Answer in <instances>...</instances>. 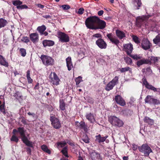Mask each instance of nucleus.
I'll use <instances>...</instances> for the list:
<instances>
[{
  "mask_svg": "<svg viewBox=\"0 0 160 160\" xmlns=\"http://www.w3.org/2000/svg\"><path fill=\"white\" fill-rule=\"evenodd\" d=\"M8 23L6 20L3 18H0V28L5 26Z\"/></svg>",
  "mask_w": 160,
  "mask_h": 160,
  "instance_id": "obj_28",
  "label": "nucleus"
},
{
  "mask_svg": "<svg viewBox=\"0 0 160 160\" xmlns=\"http://www.w3.org/2000/svg\"><path fill=\"white\" fill-rule=\"evenodd\" d=\"M138 148L139 151L143 153L146 156H148L150 153L152 152L150 147L146 143L144 144L142 146L139 147Z\"/></svg>",
  "mask_w": 160,
  "mask_h": 160,
  "instance_id": "obj_3",
  "label": "nucleus"
},
{
  "mask_svg": "<svg viewBox=\"0 0 160 160\" xmlns=\"http://www.w3.org/2000/svg\"><path fill=\"white\" fill-rule=\"evenodd\" d=\"M41 148L42 149L44 152H45L48 153L50 154L51 152L49 150L47 146L45 145H42L41 146Z\"/></svg>",
  "mask_w": 160,
  "mask_h": 160,
  "instance_id": "obj_37",
  "label": "nucleus"
},
{
  "mask_svg": "<svg viewBox=\"0 0 160 160\" xmlns=\"http://www.w3.org/2000/svg\"><path fill=\"white\" fill-rule=\"evenodd\" d=\"M50 120L51 124L53 128L56 129H59L61 127V123L59 119L54 116L50 117Z\"/></svg>",
  "mask_w": 160,
  "mask_h": 160,
  "instance_id": "obj_7",
  "label": "nucleus"
},
{
  "mask_svg": "<svg viewBox=\"0 0 160 160\" xmlns=\"http://www.w3.org/2000/svg\"><path fill=\"white\" fill-rule=\"evenodd\" d=\"M87 119L89 121L91 122H93L95 121V119L94 115L91 113H89L86 115Z\"/></svg>",
  "mask_w": 160,
  "mask_h": 160,
  "instance_id": "obj_26",
  "label": "nucleus"
},
{
  "mask_svg": "<svg viewBox=\"0 0 160 160\" xmlns=\"http://www.w3.org/2000/svg\"><path fill=\"white\" fill-rule=\"evenodd\" d=\"M37 6L39 8H42L44 7V6L40 4H38Z\"/></svg>",
  "mask_w": 160,
  "mask_h": 160,
  "instance_id": "obj_59",
  "label": "nucleus"
},
{
  "mask_svg": "<svg viewBox=\"0 0 160 160\" xmlns=\"http://www.w3.org/2000/svg\"><path fill=\"white\" fill-rule=\"evenodd\" d=\"M142 81L143 82V84L145 86V87L149 89H150L153 91L154 92H159L158 90H160V89L157 88L152 85H151L147 81L146 79L145 78H143L142 79Z\"/></svg>",
  "mask_w": 160,
  "mask_h": 160,
  "instance_id": "obj_10",
  "label": "nucleus"
},
{
  "mask_svg": "<svg viewBox=\"0 0 160 160\" xmlns=\"http://www.w3.org/2000/svg\"><path fill=\"white\" fill-rule=\"evenodd\" d=\"M63 10H66L69 9L70 7L68 5H64L61 6Z\"/></svg>",
  "mask_w": 160,
  "mask_h": 160,
  "instance_id": "obj_52",
  "label": "nucleus"
},
{
  "mask_svg": "<svg viewBox=\"0 0 160 160\" xmlns=\"http://www.w3.org/2000/svg\"><path fill=\"white\" fill-rule=\"evenodd\" d=\"M96 43L101 49H105L106 48L107 44L102 39L99 38L98 40L96 41Z\"/></svg>",
  "mask_w": 160,
  "mask_h": 160,
  "instance_id": "obj_14",
  "label": "nucleus"
},
{
  "mask_svg": "<svg viewBox=\"0 0 160 160\" xmlns=\"http://www.w3.org/2000/svg\"><path fill=\"white\" fill-rule=\"evenodd\" d=\"M0 63L6 67L8 66V63L5 60V59L1 55H0Z\"/></svg>",
  "mask_w": 160,
  "mask_h": 160,
  "instance_id": "obj_25",
  "label": "nucleus"
},
{
  "mask_svg": "<svg viewBox=\"0 0 160 160\" xmlns=\"http://www.w3.org/2000/svg\"><path fill=\"white\" fill-rule=\"evenodd\" d=\"M80 124V122H75L76 125L78 128L79 127Z\"/></svg>",
  "mask_w": 160,
  "mask_h": 160,
  "instance_id": "obj_64",
  "label": "nucleus"
},
{
  "mask_svg": "<svg viewBox=\"0 0 160 160\" xmlns=\"http://www.w3.org/2000/svg\"><path fill=\"white\" fill-rule=\"evenodd\" d=\"M11 141H14L16 142H18V137L15 135H13L11 139Z\"/></svg>",
  "mask_w": 160,
  "mask_h": 160,
  "instance_id": "obj_50",
  "label": "nucleus"
},
{
  "mask_svg": "<svg viewBox=\"0 0 160 160\" xmlns=\"http://www.w3.org/2000/svg\"><path fill=\"white\" fill-rule=\"evenodd\" d=\"M30 71L28 70L27 72V77L28 83H31L32 82V79L30 77Z\"/></svg>",
  "mask_w": 160,
  "mask_h": 160,
  "instance_id": "obj_32",
  "label": "nucleus"
},
{
  "mask_svg": "<svg viewBox=\"0 0 160 160\" xmlns=\"http://www.w3.org/2000/svg\"><path fill=\"white\" fill-rule=\"evenodd\" d=\"M141 46L142 48L144 50L149 49L151 46L149 41L146 38H144L142 41Z\"/></svg>",
  "mask_w": 160,
  "mask_h": 160,
  "instance_id": "obj_12",
  "label": "nucleus"
},
{
  "mask_svg": "<svg viewBox=\"0 0 160 160\" xmlns=\"http://www.w3.org/2000/svg\"><path fill=\"white\" fill-rule=\"evenodd\" d=\"M118 82V77L116 76L110 82L106 85L105 89L107 91H109L113 88L115 85Z\"/></svg>",
  "mask_w": 160,
  "mask_h": 160,
  "instance_id": "obj_6",
  "label": "nucleus"
},
{
  "mask_svg": "<svg viewBox=\"0 0 160 160\" xmlns=\"http://www.w3.org/2000/svg\"><path fill=\"white\" fill-rule=\"evenodd\" d=\"M118 120V118L114 116H111L109 117V121L110 123L112 125H115V123Z\"/></svg>",
  "mask_w": 160,
  "mask_h": 160,
  "instance_id": "obj_24",
  "label": "nucleus"
},
{
  "mask_svg": "<svg viewBox=\"0 0 160 160\" xmlns=\"http://www.w3.org/2000/svg\"><path fill=\"white\" fill-rule=\"evenodd\" d=\"M115 123V125L119 127L122 126L123 124L122 121L121 120L118 118V120H117V121Z\"/></svg>",
  "mask_w": 160,
  "mask_h": 160,
  "instance_id": "obj_38",
  "label": "nucleus"
},
{
  "mask_svg": "<svg viewBox=\"0 0 160 160\" xmlns=\"http://www.w3.org/2000/svg\"><path fill=\"white\" fill-rule=\"evenodd\" d=\"M59 108L62 110H64L65 109V104L63 100H60Z\"/></svg>",
  "mask_w": 160,
  "mask_h": 160,
  "instance_id": "obj_31",
  "label": "nucleus"
},
{
  "mask_svg": "<svg viewBox=\"0 0 160 160\" xmlns=\"http://www.w3.org/2000/svg\"><path fill=\"white\" fill-rule=\"evenodd\" d=\"M67 66L69 71L71 70L72 68V63L71 61V58L68 57L66 59Z\"/></svg>",
  "mask_w": 160,
  "mask_h": 160,
  "instance_id": "obj_19",
  "label": "nucleus"
},
{
  "mask_svg": "<svg viewBox=\"0 0 160 160\" xmlns=\"http://www.w3.org/2000/svg\"><path fill=\"white\" fill-rule=\"evenodd\" d=\"M75 80L76 82V84H78L82 81V77L81 76H79L78 78H75Z\"/></svg>",
  "mask_w": 160,
  "mask_h": 160,
  "instance_id": "obj_46",
  "label": "nucleus"
},
{
  "mask_svg": "<svg viewBox=\"0 0 160 160\" xmlns=\"http://www.w3.org/2000/svg\"><path fill=\"white\" fill-rule=\"evenodd\" d=\"M98 17L96 16L91 17L88 18L85 21V24L87 28L92 29H96L95 25L97 24L99 20Z\"/></svg>",
  "mask_w": 160,
  "mask_h": 160,
  "instance_id": "obj_1",
  "label": "nucleus"
},
{
  "mask_svg": "<svg viewBox=\"0 0 160 160\" xmlns=\"http://www.w3.org/2000/svg\"><path fill=\"white\" fill-rule=\"evenodd\" d=\"M148 60H149V62H153L154 63L157 62L158 60L157 57H155L153 56H151L149 57Z\"/></svg>",
  "mask_w": 160,
  "mask_h": 160,
  "instance_id": "obj_33",
  "label": "nucleus"
},
{
  "mask_svg": "<svg viewBox=\"0 0 160 160\" xmlns=\"http://www.w3.org/2000/svg\"><path fill=\"white\" fill-rule=\"evenodd\" d=\"M132 2L135 6L137 5L139 7L141 6L142 4L140 0H133Z\"/></svg>",
  "mask_w": 160,
  "mask_h": 160,
  "instance_id": "obj_40",
  "label": "nucleus"
},
{
  "mask_svg": "<svg viewBox=\"0 0 160 160\" xmlns=\"http://www.w3.org/2000/svg\"><path fill=\"white\" fill-rule=\"evenodd\" d=\"M129 55L130 57L135 60H138L141 58V57L139 55L137 54L131 55L130 54Z\"/></svg>",
  "mask_w": 160,
  "mask_h": 160,
  "instance_id": "obj_44",
  "label": "nucleus"
},
{
  "mask_svg": "<svg viewBox=\"0 0 160 160\" xmlns=\"http://www.w3.org/2000/svg\"><path fill=\"white\" fill-rule=\"evenodd\" d=\"M85 138H83L82 140L86 143H88L89 142V139L87 136H85Z\"/></svg>",
  "mask_w": 160,
  "mask_h": 160,
  "instance_id": "obj_56",
  "label": "nucleus"
},
{
  "mask_svg": "<svg viewBox=\"0 0 160 160\" xmlns=\"http://www.w3.org/2000/svg\"><path fill=\"white\" fill-rule=\"evenodd\" d=\"M115 123V125L119 127L122 126L123 124L122 121L121 120L118 118V120H117V121Z\"/></svg>",
  "mask_w": 160,
  "mask_h": 160,
  "instance_id": "obj_39",
  "label": "nucleus"
},
{
  "mask_svg": "<svg viewBox=\"0 0 160 160\" xmlns=\"http://www.w3.org/2000/svg\"><path fill=\"white\" fill-rule=\"evenodd\" d=\"M49 78L50 82L52 84L56 86L60 84V80L55 73H51Z\"/></svg>",
  "mask_w": 160,
  "mask_h": 160,
  "instance_id": "obj_4",
  "label": "nucleus"
},
{
  "mask_svg": "<svg viewBox=\"0 0 160 160\" xmlns=\"http://www.w3.org/2000/svg\"><path fill=\"white\" fill-rule=\"evenodd\" d=\"M160 102L159 100L156 99H153L152 103H153L154 104L158 105L160 104Z\"/></svg>",
  "mask_w": 160,
  "mask_h": 160,
  "instance_id": "obj_55",
  "label": "nucleus"
},
{
  "mask_svg": "<svg viewBox=\"0 0 160 160\" xmlns=\"http://www.w3.org/2000/svg\"><path fill=\"white\" fill-rule=\"evenodd\" d=\"M46 29V28L44 25H42L41 26L38 27L37 30L40 33H42Z\"/></svg>",
  "mask_w": 160,
  "mask_h": 160,
  "instance_id": "obj_34",
  "label": "nucleus"
},
{
  "mask_svg": "<svg viewBox=\"0 0 160 160\" xmlns=\"http://www.w3.org/2000/svg\"><path fill=\"white\" fill-rule=\"evenodd\" d=\"M84 10L83 8H80L78 10V13L80 14H82L83 13Z\"/></svg>",
  "mask_w": 160,
  "mask_h": 160,
  "instance_id": "obj_57",
  "label": "nucleus"
},
{
  "mask_svg": "<svg viewBox=\"0 0 160 160\" xmlns=\"http://www.w3.org/2000/svg\"><path fill=\"white\" fill-rule=\"evenodd\" d=\"M149 60H147L145 59H141L138 61L137 62V64L138 66L139 67L144 64H147L149 62Z\"/></svg>",
  "mask_w": 160,
  "mask_h": 160,
  "instance_id": "obj_23",
  "label": "nucleus"
},
{
  "mask_svg": "<svg viewBox=\"0 0 160 160\" xmlns=\"http://www.w3.org/2000/svg\"><path fill=\"white\" fill-rule=\"evenodd\" d=\"M107 137V136L104 137H101V135H99L96 136V141L98 142H103L105 140Z\"/></svg>",
  "mask_w": 160,
  "mask_h": 160,
  "instance_id": "obj_22",
  "label": "nucleus"
},
{
  "mask_svg": "<svg viewBox=\"0 0 160 160\" xmlns=\"http://www.w3.org/2000/svg\"><path fill=\"white\" fill-rule=\"evenodd\" d=\"M28 114L29 115V116H32V117L34 118L35 117V114L34 113H32L30 112H28Z\"/></svg>",
  "mask_w": 160,
  "mask_h": 160,
  "instance_id": "obj_58",
  "label": "nucleus"
},
{
  "mask_svg": "<svg viewBox=\"0 0 160 160\" xmlns=\"http://www.w3.org/2000/svg\"><path fill=\"white\" fill-rule=\"evenodd\" d=\"M30 38L33 42L36 43L38 40V35L36 33H31L30 35Z\"/></svg>",
  "mask_w": 160,
  "mask_h": 160,
  "instance_id": "obj_18",
  "label": "nucleus"
},
{
  "mask_svg": "<svg viewBox=\"0 0 160 160\" xmlns=\"http://www.w3.org/2000/svg\"><path fill=\"white\" fill-rule=\"evenodd\" d=\"M90 156L92 160H102L99 154L95 151L90 153Z\"/></svg>",
  "mask_w": 160,
  "mask_h": 160,
  "instance_id": "obj_16",
  "label": "nucleus"
},
{
  "mask_svg": "<svg viewBox=\"0 0 160 160\" xmlns=\"http://www.w3.org/2000/svg\"><path fill=\"white\" fill-rule=\"evenodd\" d=\"M103 13V10H100L98 12V14L99 16L102 15Z\"/></svg>",
  "mask_w": 160,
  "mask_h": 160,
  "instance_id": "obj_60",
  "label": "nucleus"
},
{
  "mask_svg": "<svg viewBox=\"0 0 160 160\" xmlns=\"http://www.w3.org/2000/svg\"><path fill=\"white\" fill-rule=\"evenodd\" d=\"M150 17V15L139 16L136 18V25L138 27H141L143 22L148 19Z\"/></svg>",
  "mask_w": 160,
  "mask_h": 160,
  "instance_id": "obj_8",
  "label": "nucleus"
},
{
  "mask_svg": "<svg viewBox=\"0 0 160 160\" xmlns=\"http://www.w3.org/2000/svg\"><path fill=\"white\" fill-rule=\"evenodd\" d=\"M28 8L27 6L25 5H21L19 6H18L17 7V8L18 9H26Z\"/></svg>",
  "mask_w": 160,
  "mask_h": 160,
  "instance_id": "obj_48",
  "label": "nucleus"
},
{
  "mask_svg": "<svg viewBox=\"0 0 160 160\" xmlns=\"http://www.w3.org/2000/svg\"><path fill=\"white\" fill-rule=\"evenodd\" d=\"M21 40L24 42H28L29 40L28 37H23L21 39Z\"/></svg>",
  "mask_w": 160,
  "mask_h": 160,
  "instance_id": "obj_53",
  "label": "nucleus"
},
{
  "mask_svg": "<svg viewBox=\"0 0 160 160\" xmlns=\"http://www.w3.org/2000/svg\"><path fill=\"white\" fill-rule=\"evenodd\" d=\"M13 96L17 99H19V98H21L22 97L21 93L18 92L15 93Z\"/></svg>",
  "mask_w": 160,
  "mask_h": 160,
  "instance_id": "obj_42",
  "label": "nucleus"
},
{
  "mask_svg": "<svg viewBox=\"0 0 160 160\" xmlns=\"http://www.w3.org/2000/svg\"><path fill=\"white\" fill-rule=\"evenodd\" d=\"M62 154L66 157H68L67 147H65L61 151Z\"/></svg>",
  "mask_w": 160,
  "mask_h": 160,
  "instance_id": "obj_43",
  "label": "nucleus"
},
{
  "mask_svg": "<svg viewBox=\"0 0 160 160\" xmlns=\"http://www.w3.org/2000/svg\"><path fill=\"white\" fill-rule=\"evenodd\" d=\"M116 33L117 36L120 39H122L125 37V33L119 30H117Z\"/></svg>",
  "mask_w": 160,
  "mask_h": 160,
  "instance_id": "obj_21",
  "label": "nucleus"
},
{
  "mask_svg": "<svg viewBox=\"0 0 160 160\" xmlns=\"http://www.w3.org/2000/svg\"><path fill=\"white\" fill-rule=\"evenodd\" d=\"M121 72L123 73L129 71L130 72H131V69L129 67H126L120 69Z\"/></svg>",
  "mask_w": 160,
  "mask_h": 160,
  "instance_id": "obj_35",
  "label": "nucleus"
},
{
  "mask_svg": "<svg viewBox=\"0 0 160 160\" xmlns=\"http://www.w3.org/2000/svg\"><path fill=\"white\" fill-rule=\"evenodd\" d=\"M79 128L84 129V131H86L87 129V127L85 125V123L83 122H81Z\"/></svg>",
  "mask_w": 160,
  "mask_h": 160,
  "instance_id": "obj_45",
  "label": "nucleus"
},
{
  "mask_svg": "<svg viewBox=\"0 0 160 160\" xmlns=\"http://www.w3.org/2000/svg\"><path fill=\"white\" fill-rule=\"evenodd\" d=\"M20 51L21 55L23 57H24L26 55V51L25 49L23 48L20 49Z\"/></svg>",
  "mask_w": 160,
  "mask_h": 160,
  "instance_id": "obj_49",
  "label": "nucleus"
},
{
  "mask_svg": "<svg viewBox=\"0 0 160 160\" xmlns=\"http://www.w3.org/2000/svg\"><path fill=\"white\" fill-rule=\"evenodd\" d=\"M124 59L128 64H131L132 63V59L128 57H125Z\"/></svg>",
  "mask_w": 160,
  "mask_h": 160,
  "instance_id": "obj_47",
  "label": "nucleus"
},
{
  "mask_svg": "<svg viewBox=\"0 0 160 160\" xmlns=\"http://www.w3.org/2000/svg\"><path fill=\"white\" fill-rule=\"evenodd\" d=\"M54 43L53 41L49 40H44L42 42V44L45 47L52 46Z\"/></svg>",
  "mask_w": 160,
  "mask_h": 160,
  "instance_id": "obj_20",
  "label": "nucleus"
},
{
  "mask_svg": "<svg viewBox=\"0 0 160 160\" xmlns=\"http://www.w3.org/2000/svg\"><path fill=\"white\" fill-rule=\"evenodd\" d=\"M132 39L136 43H138L140 42L138 40V37L136 36H133L132 37Z\"/></svg>",
  "mask_w": 160,
  "mask_h": 160,
  "instance_id": "obj_51",
  "label": "nucleus"
},
{
  "mask_svg": "<svg viewBox=\"0 0 160 160\" xmlns=\"http://www.w3.org/2000/svg\"><path fill=\"white\" fill-rule=\"evenodd\" d=\"M101 35L99 33L95 34L92 36V39H94L95 38H101Z\"/></svg>",
  "mask_w": 160,
  "mask_h": 160,
  "instance_id": "obj_54",
  "label": "nucleus"
},
{
  "mask_svg": "<svg viewBox=\"0 0 160 160\" xmlns=\"http://www.w3.org/2000/svg\"><path fill=\"white\" fill-rule=\"evenodd\" d=\"M67 143V141H66L64 142H58L57 145L58 147L62 148L65 146Z\"/></svg>",
  "mask_w": 160,
  "mask_h": 160,
  "instance_id": "obj_41",
  "label": "nucleus"
},
{
  "mask_svg": "<svg viewBox=\"0 0 160 160\" xmlns=\"http://www.w3.org/2000/svg\"><path fill=\"white\" fill-rule=\"evenodd\" d=\"M107 36L112 43L116 45H117L119 43V40L112 33L107 34Z\"/></svg>",
  "mask_w": 160,
  "mask_h": 160,
  "instance_id": "obj_13",
  "label": "nucleus"
},
{
  "mask_svg": "<svg viewBox=\"0 0 160 160\" xmlns=\"http://www.w3.org/2000/svg\"><path fill=\"white\" fill-rule=\"evenodd\" d=\"M43 17L46 19L50 18H51V16L49 15H45Z\"/></svg>",
  "mask_w": 160,
  "mask_h": 160,
  "instance_id": "obj_62",
  "label": "nucleus"
},
{
  "mask_svg": "<svg viewBox=\"0 0 160 160\" xmlns=\"http://www.w3.org/2000/svg\"><path fill=\"white\" fill-rule=\"evenodd\" d=\"M18 132L20 133L21 137L22 139L23 142L25 143L27 146L32 147V142L29 141L27 138L26 137L23 128H18Z\"/></svg>",
  "mask_w": 160,
  "mask_h": 160,
  "instance_id": "obj_2",
  "label": "nucleus"
},
{
  "mask_svg": "<svg viewBox=\"0 0 160 160\" xmlns=\"http://www.w3.org/2000/svg\"><path fill=\"white\" fill-rule=\"evenodd\" d=\"M22 2L20 1L19 0H17L12 1V4L14 6L18 7L20 5L22 4Z\"/></svg>",
  "mask_w": 160,
  "mask_h": 160,
  "instance_id": "obj_36",
  "label": "nucleus"
},
{
  "mask_svg": "<svg viewBox=\"0 0 160 160\" xmlns=\"http://www.w3.org/2000/svg\"><path fill=\"white\" fill-rule=\"evenodd\" d=\"M0 110L2 112L4 111V106L3 105L0 106Z\"/></svg>",
  "mask_w": 160,
  "mask_h": 160,
  "instance_id": "obj_61",
  "label": "nucleus"
},
{
  "mask_svg": "<svg viewBox=\"0 0 160 160\" xmlns=\"http://www.w3.org/2000/svg\"><path fill=\"white\" fill-rule=\"evenodd\" d=\"M123 50L129 55L132 53L133 50V46L131 43L125 44L123 45Z\"/></svg>",
  "mask_w": 160,
  "mask_h": 160,
  "instance_id": "obj_11",
  "label": "nucleus"
},
{
  "mask_svg": "<svg viewBox=\"0 0 160 160\" xmlns=\"http://www.w3.org/2000/svg\"><path fill=\"white\" fill-rule=\"evenodd\" d=\"M144 122L150 125H152L154 123L153 120L150 119L148 117H145L144 118Z\"/></svg>",
  "mask_w": 160,
  "mask_h": 160,
  "instance_id": "obj_27",
  "label": "nucleus"
},
{
  "mask_svg": "<svg viewBox=\"0 0 160 160\" xmlns=\"http://www.w3.org/2000/svg\"><path fill=\"white\" fill-rule=\"evenodd\" d=\"M154 43L157 44H160V34L158 35L155 38L153 39Z\"/></svg>",
  "mask_w": 160,
  "mask_h": 160,
  "instance_id": "obj_30",
  "label": "nucleus"
},
{
  "mask_svg": "<svg viewBox=\"0 0 160 160\" xmlns=\"http://www.w3.org/2000/svg\"><path fill=\"white\" fill-rule=\"evenodd\" d=\"M97 25V27H96V29H102L106 27V23L104 21L99 19V20L98 21Z\"/></svg>",
  "mask_w": 160,
  "mask_h": 160,
  "instance_id": "obj_17",
  "label": "nucleus"
},
{
  "mask_svg": "<svg viewBox=\"0 0 160 160\" xmlns=\"http://www.w3.org/2000/svg\"><path fill=\"white\" fill-rule=\"evenodd\" d=\"M153 99L152 98V96H147L145 99V102L146 103H152Z\"/></svg>",
  "mask_w": 160,
  "mask_h": 160,
  "instance_id": "obj_29",
  "label": "nucleus"
},
{
  "mask_svg": "<svg viewBox=\"0 0 160 160\" xmlns=\"http://www.w3.org/2000/svg\"><path fill=\"white\" fill-rule=\"evenodd\" d=\"M26 149L28 153H30L31 151V148H26Z\"/></svg>",
  "mask_w": 160,
  "mask_h": 160,
  "instance_id": "obj_63",
  "label": "nucleus"
},
{
  "mask_svg": "<svg viewBox=\"0 0 160 160\" xmlns=\"http://www.w3.org/2000/svg\"><path fill=\"white\" fill-rule=\"evenodd\" d=\"M58 37L62 42H68L69 40V36L64 33L59 32L58 33Z\"/></svg>",
  "mask_w": 160,
  "mask_h": 160,
  "instance_id": "obj_9",
  "label": "nucleus"
},
{
  "mask_svg": "<svg viewBox=\"0 0 160 160\" xmlns=\"http://www.w3.org/2000/svg\"><path fill=\"white\" fill-rule=\"evenodd\" d=\"M115 100L120 105L124 106L125 105V102L122 97L120 95H117L115 96Z\"/></svg>",
  "mask_w": 160,
  "mask_h": 160,
  "instance_id": "obj_15",
  "label": "nucleus"
},
{
  "mask_svg": "<svg viewBox=\"0 0 160 160\" xmlns=\"http://www.w3.org/2000/svg\"><path fill=\"white\" fill-rule=\"evenodd\" d=\"M43 63L45 65L48 66L52 65L54 63L53 59L50 57L42 55L40 57Z\"/></svg>",
  "mask_w": 160,
  "mask_h": 160,
  "instance_id": "obj_5",
  "label": "nucleus"
}]
</instances>
